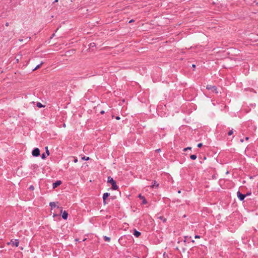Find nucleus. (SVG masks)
<instances>
[{
	"mask_svg": "<svg viewBox=\"0 0 258 258\" xmlns=\"http://www.w3.org/2000/svg\"><path fill=\"white\" fill-rule=\"evenodd\" d=\"M45 150H46V153H47V156H48L49 155V150L48 149V147L47 146H46Z\"/></svg>",
	"mask_w": 258,
	"mask_h": 258,
	"instance_id": "nucleus-18",
	"label": "nucleus"
},
{
	"mask_svg": "<svg viewBox=\"0 0 258 258\" xmlns=\"http://www.w3.org/2000/svg\"><path fill=\"white\" fill-rule=\"evenodd\" d=\"M190 158L192 160H195L197 158V156L196 155H190Z\"/></svg>",
	"mask_w": 258,
	"mask_h": 258,
	"instance_id": "nucleus-16",
	"label": "nucleus"
},
{
	"mask_svg": "<svg viewBox=\"0 0 258 258\" xmlns=\"http://www.w3.org/2000/svg\"><path fill=\"white\" fill-rule=\"evenodd\" d=\"M100 113H101V114H104V111H103V110L101 111L100 112Z\"/></svg>",
	"mask_w": 258,
	"mask_h": 258,
	"instance_id": "nucleus-27",
	"label": "nucleus"
},
{
	"mask_svg": "<svg viewBox=\"0 0 258 258\" xmlns=\"http://www.w3.org/2000/svg\"><path fill=\"white\" fill-rule=\"evenodd\" d=\"M29 188H30L31 190H33L34 189V186H33V185H31V186H30Z\"/></svg>",
	"mask_w": 258,
	"mask_h": 258,
	"instance_id": "nucleus-23",
	"label": "nucleus"
},
{
	"mask_svg": "<svg viewBox=\"0 0 258 258\" xmlns=\"http://www.w3.org/2000/svg\"><path fill=\"white\" fill-rule=\"evenodd\" d=\"M61 183V182L60 180H57V181L53 183V188H55L56 187L60 185Z\"/></svg>",
	"mask_w": 258,
	"mask_h": 258,
	"instance_id": "nucleus-8",
	"label": "nucleus"
},
{
	"mask_svg": "<svg viewBox=\"0 0 258 258\" xmlns=\"http://www.w3.org/2000/svg\"><path fill=\"white\" fill-rule=\"evenodd\" d=\"M134 235L137 237H138L139 236L141 235V232L137 231L136 230H135Z\"/></svg>",
	"mask_w": 258,
	"mask_h": 258,
	"instance_id": "nucleus-11",
	"label": "nucleus"
},
{
	"mask_svg": "<svg viewBox=\"0 0 258 258\" xmlns=\"http://www.w3.org/2000/svg\"><path fill=\"white\" fill-rule=\"evenodd\" d=\"M82 159L84 160H88L89 159V157H86L85 156H84L82 158Z\"/></svg>",
	"mask_w": 258,
	"mask_h": 258,
	"instance_id": "nucleus-20",
	"label": "nucleus"
},
{
	"mask_svg": "<svg viewBox=\"0 0 258 258\" xmlns=\"http://www.w3.org/2000/svg\"><path fill=\"white\" fill-rule=\"evenodd\" d=\"M159 186V183H157V182L154 180V182H153V184H152L151 186V187L153 188L154 187H155L156 188H158Z\"/></svg>",
	"mask_w": 258,
	"mask_h": 258,
	"instance_id": "nucleus-10",
	"label": "nucleus"
},
{
	"mask_svg": "<svg viewBox=\"0 0 258 258\" xmlns=\"http://www.w3.org/2000/svg\"><path fill=\"white\" fill-rule=\"evenodd\" d=\"M43 64V62H42L40 64L37 65L34 69L33 71L37 70V69H39L41 65Z\"/></svg>",
	"mask_w": 258,
	"mask_h": 258,
	"instance_id": "nucleus-14",
	"label": "nucleus"
},
{
	"mask_svg": "<svg viewBox=\"0 0 258 258\" xmlns=\"http://www.w3.org/2000/svg\"><path fill=\"white\" fill-rule=\"evenodd\" d=\"M49 206L51 207V209L54 208L56 207V204L55 202H50L49 203Z\"/></svg>",
	"mask_w": 258,
	"mask_h": 258,
	"instance_id": "nucleus-12",
	"label": "nucleus"
},
{
	"mask_svg": "<svg viewBox=\"0 0 258 258\" xmlns=\"http://www.w3.org/2000/svg\"><path fill=\"white\" fill-rule=\"evenodd\" d=\"M206 89L209 90H211L212 92H214L216 94L218 93L217 91V88L215 86L208 85L206 86Z\"/></svg>",
	"mask_w": 258,
	"mask_h": 258,
	"instance_id": "nucleus-2",
	"label": "nucleus"
},
{
	"mask_svg": "<svg viewBox=\"0 0 258 258\" xmlns=\"http://www.w3.org/2000/svg\"><path fill=\"white\" fill-rule=\"evenodd\" d=\"M37 106L38 107H39V108H41V107H42L43 106V105L41 104V103H40V102H38V103H37Z\"/></svg>",
	"mask_w": 258,
	"mask_h": 258,
	"instance_id": "nucleus-19",
	"label": "nucleus"
},
{
	"mask_svg": "<svg viewBox=\"0 0 258 258\" xmlns=\"http://www.w3.org/2000/svg\"><path fill=\"white\" fill-rule=\"evenodd\" d=\"M77 162H78V160H77V159H75L74 160V162H75V163H77Z\"/></svg>",
	"mask_w": 258,
	"mask_h": 258,
	"instance_id": "nucleus-28",
	"label": "nucleus"
},
{
	"mask_svg": "<svg viewBox=\"0 0 258 258\" xmlns=\"http://www.w3.org/2000/svg\"><path fill=\"white\" fill-rule=\"evenodd\" d=\"M250 195V193H247V194H246L245 195H246V196Z\"/></svg>",
	"mask_w": 258,
	"mask_h": 258,
	"instance_id": "nucleus-33",
	"label": "nucleus"
},
{
	"mask_svg": "<svg viewBox=\"0 0 258 258\" xmlns=\"http://www.w3.org/2000/svg\"><path fill=\"white\" fill-rule=\"evenodd\" d=\"M32 155L35 157H37L40 155V150L38 148L34 149L32 151Z\"/></svg>",
	"mask_w": 258,
	"mask_h": 258,
	"instance_id": "nucleus-3",
	"label": "nucleus"
},
{
	"mask_svg": "<svg viewBox=\"0 0 258 258\" xmlns=\"http://www.w3.org/2000/svg\"><path fill=\"white\" fill-rule=\"evenodd\" d=\"M9 25V23L7 22V23H6V26H8Z\"/></svg>",
	"mask_w": 258,
	"mask_h": 258,
	"instance_id": "nucleus-30",
	"label": "nucleus"
},
{
	"mask_svg": "<svg viewBox=\"0 0 258 258\" xmlns=\"http://www.w3.org/2000/svg\"><path fill=\"white\" fill-rule=\"evenodd\" d=\"M233 134V130H231L229 131L228 132V136H231V135H232Z\"/></svg>",
	"mask_w": 258,
	"mask_h": 258,
	"instance_id": "nucleus-17",
	"label": "nucleus"
},
{
	"mask_svg": "<svg viewBox=\"0 0 258 258\" xmlns=\"http://www.w3.org/2000/svg\"><path fill=\"white\" fill-rule=\"evenodd\" d=\"M109 194L108 192L104 193L103 195V203L104 205L106 204V199L109 197Z\"/></svg>",
	"mask_w": 258,
	"mask_h": 258,
	"instance_id": "nucleus-7",
	"label": "nucleus"
},
{
	"mask_svg": "<svg viewBox=\"0 0 258 258\" xmlns=\"http://www.w3.org/2000/svg\"><path fill=\"white\" fill-rule=\"evenodd\" d=\"M56 216V214H54L53 217H55V216Z\"/></svg>",
	"mask_w": 258,
	"mask_h": 258,
	"instance_id": "nucleus-38",
	"label": "nucleus"
},
{
	"mask_svg": "<svg viewBox=\"0 0 258 258\" xmlns=\"http://www.w3.org/2000/svg\"><path fill=\"white\" fill-rule=\"evenodd\" d=\"M41 158L42 159H44L46 158V156H45V154L44 153L42 154V155H41Z\"/></svg>",
	"mask_w": 258,
	"mask_h": 258,
	"instance_id": "nucleus-21",
	"label": "nucleus"
},
{
	"mask_svg": "<svg viewBox=\"0 0 258 258\" xmlns=\"http://www.w3.org/2000/svg\"><path fill=\"white\" fill-rule=\"evenodd\" d=\"M180 192H181V191H180V190H178V194H180Z\"/></svg>",
	"mask_w": 258,
	"mask_h": 258,
	"instance_id": "nucleus-37",
	"label": "nucleus"
},
{
	"mask_svg": "<svg viewBox=\"0 0 258 258\" xmlns=\"http://www.w3.org/2000/svg\"><path fill=\"white\" fill-rule=\"evenodd\" d=\"M195 238H200V236L199 235H196Z\"/></svg>",
	"mask_w": 258,
	"mask_h": 258,
	"instance_id": "nucleus-24",
	"label": "nucleus"
},
{
	"mask_svg": "<svg viewBox=\"0 0 258 258\" xmlns=\"http://www.w3.org/2000/svg\"><path fill=\"white\" fill-rule=\"evenodd\" d=\"M58 1V0H55V1H54V3H56V2H57Z\"/></svg>",
	"mask_w": 258,
	"mask_h": 258,
	"instance_id": "nucleus-34",
	"label": "nucleus"
},
{
	"mask_svg": "<svg viewBox=\"0 0 258 258\" xmlns=\"http://www.w3.org/2000/svg\"><path fill=\"white\" fill-rule=\"evenodd\" d=\"M108 182H109L112 185V188L114 190H116L118 188V186L116 184V182L115 180H113V179L110 176H109L108 177Z\"/></svg>",
	"mask_w": 258,
	"mask_h": 258,
	"instance_id": "nucleus-1",
	"label": "nucleus"
},
{
	"mask_svg": "<svg viewBox=\"0 0 258 258\" xmlns=\"http://www.w3.org/2000/svg\"><path fill=\"white\" fill-rule=\"evenodd\" d=\"M161 151V149H156L155 150L156 152H160Z\"/></svg>",
	"mask_w": 258,
	"mask_h": 258,
	"instance_id": "nucleus-25",
	"label": "nucleus"
},
{
	"mask_svg": "<svg viewBox=\"0 0 258 258\" xmlns=\"http://www.w3.org/2000/svg\"><path fill=\"white\" fill-rule=\"evenodd\" d=\"M192 67L193 68H196V65H195V64H193L192 65Z\"/></svg>",
	"mask_w": 258,
	"mask_h": 258,
	"instance_id": "nucleus-29",
	"label": "nucleus"
},
{
	"mask_svg": "<svg viewBox=\"0 0 258 258\" xmlns=\"http://www.w3.org/2000/svg\"><path fill=\"white\" fill-rule=\"evenodd\" d=\"M245 140H248V137H246V138H245Z\"/></svg>",
	"mask_w": 258,
	"mask_h": 258,
	"instance_id": "nucleus-36",
	"label": "nucleus"
},
{
	"mask_svg": "<svg viewBox=\"0 0 258 258\" xmlns=\"http://www.w3.org/2000/svg\"><path fill=\"white\" fill-rule=\"evenodd\" d=\"M197 145H199V146H201V145H203L202 143H199Z\"/></svg>",
	"mask_w": 258,
	"mask_h": 258,
	"instance_id": "nucleus-32",
	"label": "nucleus"
},
{
	"mask_svg": "<svg viewBox=\"0 0 258 258\" xmlns=\"http://www.w3.org/2000/svg\"><path fill=\"white\" fill-rule=\"evenodd\" d=\"M86 240V238H85L84 239H83V241H85Z\"/></svg>",
	"mask_w": 258,
	"mask_h": 258,
	"instance_id": "nucleus-39",
	"label": "nucleus"
},
{
	"mask_svg": "<svg viewBox=\"0 0 258 258\" xmlns=\"http://www.w3.org/2000/svg\"><path fill=\"white\" fill-rule=\"evenodd\" d=\"M134 21V20H131V21H130L129 23H132V22H133Z\"/></svg>",
	"mask_w": 258,
	"mask_h": 258,
	"instance_id": "nucleus-31",
	"label": "nucleus"
},
{
	"mask_svg": "<svg viewBox=\"0 0 258 258\" xmlns=\"http://www.w3.org/2000/svg\"><path fill=\"white\" fill-rule=\"evenodd\" d=\"M104 239L106 241L109 242L110 241V238L106 236H104Z\"/></svg>",
	"mask_w": 258,
	"mask_h": 258,
	"instance_id": "nucleus-15",
	"label": "nucleus"
},
{
	"mask_svg": "<svg viewBox=\"0 0 258 258\" xmlns=\"http://www.w3.org/2000/svg\"><path fill=\"white\" fill-rule=\"evenodd\" d=\"M158 219H160L161 220H162L163 222H166V219L164 217H163V216H160L158 217Z\"/></svg>",
	"mask_w": 258,
	"mask_h": 258,
	"instance_id": "nucleus-13",
	"label": "nucleus"
},
{
	"mask_svg": "<svg viewBox=\"0 0 258 258\" xmlns=\"http://www.w3.org/2000/svg\"><path fill=\"white\" fill-rule=\"evenodd\" d=\"M191 147H187V148H185V149H184V151H187V150H191Z\"/></svg>",
	"mask_w": 258,
	"mask_h": 258,
	"instance_id": "nucleus-22",
	"label": "nucleus"
},
{
	"mask_svg": "<svg viewBox=\"0 0 258 258\" xmlns=\"http://www.w3.org/2000/svg\"><path fill=\"white\" fill-rule=\"evenodd\" d=\"M237 195L238 198L240 200L242 201L244 200L245 197H246V195L242 194L240 191H238L237 192Z\"/></svg>",
	"mask_w": 258,
	"mask_h": 258,
	"instance_id": "nucleus-4",
	"label": "nucleus"
},
{
	"mask_svg": "<svg viewBox=\"0 0 258 258\" xmlns=\"http://www.w3.org/2000/svg\"><path fill=\"white\" fill-rule=\"evenodd\" d=\"M240 141H241V142H243V139H240Z\"/></svg>",
	"mask_w": 258,
	"mask_h": 258,
	"instance_id": "nucleus-35",
	"label": "nucleus"
},
{
	"mask_svg": "<svg viewBox=\"0 0 258 258\" xmlns=\"http://www.w3.org/2000/svg\"><path fill=\"white\" fill-rule=\"evenodd\" d=\"M139 198H140L143 201V204H146L147 203V201L146 200L145 198L142 196L141 194L139 195Z\"/></svg>",
	"mask_w": 258,
	"mask_h": 258,
	"instance_id": "nucleus-9",
	"label": "nucleus"
},
{
	"mask_svg": "<svg viewBox=\"0 0 258 258\" xmlns=\"http://www.w3.org/2000/svg\"><path fill=\"white\" fill-rule=\"evenodd\" d=\"M61 213H62V217L63 219L66 220L68 218V214L67 211H62V210H61Z\"/></svg>",
	"mask_w": 258,
	"mask_h": 258,
	"instance_id": "nucleus-6",
	"label": "nucleus"
},
{
	"mask_svg": "<svg viewBox=\"0 0 258 258\" xmlns=\"http://www.w3.org/2000/svg\"><path fill=\"white\" fill-rule=\"evenodd\" d=\"M11 243L13 244V245H15L16 247L19 246V241L18 239L11 240Z\"/></svg>",
	"mask_w": 258,
	"mask_h": 258,
	"instance_id": "nucleus-5",
	"label": "nucleus"
},
{
	"mask_svg": "<svg viewBox=\"0 0 258 258\" xmlns=\"http://www.w3.org/2000/svg\"><path fill=\"white\" fill-rule=\"evenodd\" d=\"M115 118H116L117 120H119V119H120V117H119V116H116V117H115Z\"/></svg>",
	"mask_w": 258,
	"mask_h": 258,
	"instance_id": "nucleus-26",
	"label": "nucleus"
}]
</instances>
